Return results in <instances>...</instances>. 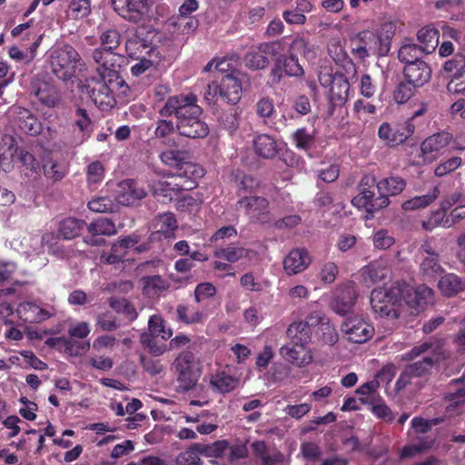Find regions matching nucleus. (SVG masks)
Listing matches in <instances>:
<instances>
[{"label":"nucleus","mask_w":465,"mask_h":465,"mask_svg":"<svg viewBox=\"0 0 465 465\" xmlns=\"http://www.w3.org/2000/svg\"><path fill=\"white\" fill-rule=\"evenodd\" d=\"M160 159L163 164L177 168L179 173L187 163L189 153L183 150H166L161 153Z\"/></svg>","instance_id":"42"},{"label":"nucleus","mask_w":465,"mask_h":465,"mask_svg":"<svg viewBox=\"0 0 465 465\" xmlns=\"http://www.w3.org/2000/svg\"><path fill=\"white\" fill-rule=\"evenodd\" d=\"M244 64L250 69L261 70L269 64V59L258 49L245 54Z\"/></svg>","instance_id":"60"},{"label":"nucleus","mask_w":465,"mask_h":465,"mask_svg":"<svg viewBox=\"0 0 465 465\" xmlns=\"http://www.w3.org/2000/svg\"><path fill=\"white\" fill-rule=\"evenodd\" d=\"M284 143L269 134H259L253 140L254 152L263 159L274 158L282 148Z\"/></svg>","instance_id":"23"},{"label":"nucleus","mask_w":465,"mask_h":465,"mask_svg":"<svg viewBox=\"0 0 465 465\" xmlns=\"http://www.w3.org/2000/svg\"><path fill=\"white\" fill-rule=\"evenodd\" d=\"M106 79L94 80L88 85L90 98L103 111L113 108L116 104L113 91L108 85Z\"/></svg>","instance_id":"13"},{"label":"nucleus","mask_w":465,"mask_h":465,"mask_svg":"<svg viewBox=\"0 0 465 465\" xmlns=\"http://www.w3.org/2000/svg\"><path fill=\"white\" fill-rule=\"evenodd\" d=\"M153 0H112L114 11L127 21L138 23L152 15Z\"/></svg>","instance_id":"9"},{"label":"nucleus","mask_w":465,"mask_h":465,"mask_svg":"<svg viewBox=\"0 0 465 465\" xmlns=\"http://www.w3.org/2000/svg\"><path fill=\"white\" fill-rule=\"evenodd\" d=\"M420 270L425 277L430 279L436 278L444 272L439 260V254L420 258Z\"/></svg>","instance_id":"45"},{"label":"nucleus","mask_w":465,"mask_h":465,"mask_svg":"<svg viewBox=\"0 0 465 465\" xmlns=\"http://www.w3.org/2000/svg\"><path fill=\"white\" fill-rule=\"evenodd\" d=\"M176 131L175 124L167 119H159L156 122V127L154 130V136L157 139H161L162 143L167 146H173L175 144L173 139L170 138L169 135Z\"/></svg>","instance_id":"50"},{"label":"nucleus","mask_w":465,"mask_h":465,"mask_svg":"<svg viewBox=\"0 0 465 465\" xmlns=\"http://www.w3.org/2000/svg\"><path fill=\"white\" fill-rule=\"evenodd\" d=\"M283 74L292 77L303 75V68L300 64L297 57H293L290 54H288V55L280 54L276 58L274 66L271 71L270 83L273 85L278 84Z\"/></svg>","instance_id":"12"},{"label":"nucleus","mask_w":465,"mask_h":465,"mask_svg":"<svg viewBox=\"0 0 465 465\" xmlns=\"http://www.w3.org/2000/svg\"><path fill=\"white\" fill-rule=\"evenodd\" d=\"M159 114L163 118L173 114L176 118V131L182 136L202 139L209 134L207 124L201 118L203 109L193 94L170 96L160 109Z\"/></svg>","instance_id":"1"},{"label":"nucleus","mask_w":465,"mask_h":465,"mask_svg":"<svg viewBox=\"0 0 465 465\" xmlns=\"http://www.w3.org/2000/svg\"><path fill=\"white\" fill-rule=\"evenodd\" d=\"M436 364L438 358L433 356L421 357L420 361L407 363L395 381V392L400 393L413 379H428Z\"/></svg>","instance_id":"8"},{"label":"nucleus","mask_w":465,"mask_h":465,"mask_svg":"<svg viewBox=\"0 0 465 465\" xmlns=\"http://www.w3.org/2000/svg\"><path fill=\"white\" fill-rule=\"evenodd\" d=\"M406 186L405 181L398 176H391L381 179L376 184L379 197H383L389 200L390 196H394L401 193Z\"/></svg>","instance_id":"30"},{"label":"nucleus","mask_w":465,"mask_h":465,"mask_svg":"<svg viewBox=\"0 0 465 465\" xmlns=\"http://www.w3.org/2000/svg\"><path fill=\"white\" fill-rule=\"evenodd\" d=\"M292 140L296 148L307 152L314 145L315 135L313 132H309L305 128H300L292 134Z\"/></svg>","instance_id":"53"},{"label":"nucleus","mask_w":465,"mask_h":465,"mask_svg":"<svg viewBox=\"0 0 465 465\" xmlns=\"http://www.w3.org/2000/svg\"><path fill=\"white\" fill-rule=\"evenodd\" d=\"M171 179V181H158L151 185V190L158 200L163 202L171 201L173 193L193 189L192 182L181 183L176 173L173 174Z\"/></svg>","instance_id":"17"},{"label":"nucleus","mask_w":465,"mask_h":465,"mask_svg":"<svg viewBox=\"0 0 465 465\" xmlns=\"http://www.w3.org/2000/svg\"><path fill=\"white\" fill-rule=\"evenodd\" d=\"M301 456L307 463H314L322 458V448L313 441L301 443Z\"/></svg>","instance_id":"58"},{"label":"nucleus","mask_w":465,"mask_h":465,"mask_svg":"<svg viewBox=\"0 0 465 465\" xmlns=\"http://www.w3.org/2000/svg\"><path fill=\"white\" fill-rule=\"evenodd\" d=\"M156 33L152 28L138 26L128 31L125 49L130 57L140 58L143 55L158 57V51L153 44Z\"/></svg>","instance_id":"6"},{"label":"nucleus","mask_w":465,"mask_h":465,"mask_svg":"<svg viewBox=\"0 0 465 465\" xmlns=\"http://www.w3.org/2000/svg\"><path fill=\"white\" fill-rule=\"evenodd\" d=\"M237 204L252 220L262 223L266 221L269 207L267 199L251 194L241 198Z\"/></svg>","instance_id":"16"},{"label":"nucleus","mask_w":465,"mask_h":465,"mask_svg":"<svg viewBox=\"0 0 465 465\" xmlns=\"http://www.w3.org/2000/svg\"><path fill=\"white\" fill-rule=\"evenodd\" d=\"M420 47L426 53L431 54L439 44V31L430 25L422 27L417 34Z\"/></svg>","instance_id":"38"},{"label":"nucleus","mask_w":465,"mask_h":465,"mask_svg":"<svg viewBox=\"0 0 465 465\" xmlns=\"http://www.w3.org/2000/svg\"><path fill=\"white\" fill-rule=\"evenodd\" d=\"M359 402H361L363 405L372 406L371 407V411H372L373 416L377 417V419L386 422L393 421V413L391 412L390 407H388L386 404L382 402L375 404L373 401H371L370 400L363 398L359 399Z\"/></svg>","instance_id":"56"},{"label":"nucleus","mask_w":465,"mask_h":465,"mask_svg":"<svg viewBox=\"0 0 465 465\" xmlns=\"http://www.w3.org/2000/svg\"><path fill=\"white\" fill-rule=\"evenodd\" d=\"M84 224L83 220L66 218L60 223L59 233L65 240L74 239L80 233Z\"/></svg>","instance_id":"52"},{"label":"nucleus","mask_w":465,"mask_h":465,"mask_svg":"<svg viewBox=\"0 0 465 465\" xmlns=\"http://www.w3.org/2000/svg\"><path fill=\"white\" fill-rule=\"evenodd\" d=\"M100 42L103 48H104L107 51L113 52L120 45V33L114 28L107 29L101 34Z\"/></svg>","instance_id":"61"},{"label":"nucleus","mask_w":465,"mask_h":465,"mask_svg":"<svg viewBox=\"0 0 465 465\" xmlns=\"http://www.w3.org/2000/svg\"><path fill=\"white\" fill-rule=\"evenodd\" d=\"M306 344L284 345L281 348V355L287 361L297 367H304L312 361L310 351L304 347Z\"/></svg>","instance_id":"28"},{"label":"nucleus","mask_w":465,"mask_h":465,"mask_svg":"<svg viewBox=\"0 0 465 465\" xmlns=\"http://www.w3.org/2000/svg\"><path fill=\"white\" fill-rule=\"evenodd\" d=\"M288 54L293 57L300 54L306 60L312 61L316 57V48L306 37L297 35L289 45Z\"/></svg>","instance_id":"29"},{"label":"nucleus","mask_w":465,"mask_h":465,"mask_svg":"<svg viewBox=\"0 0 465 465\" xmlns=\"http://www.w3.org/2000/svg\"><path fill=\"white\" fill-rule=\"evenodd\" d=\"M434 301L433 291L421 285L413 288L408 284L401 283L399 307L401 317L416 316Z\"/></svg>","instance_id":"4"},{"label":"nucleus","mask_w":465,"mask_h":465,"mask_svg":"<svg viewBox=\"0 0 465 465\" xmlns=\"http://www.w3.org/2000/svg\"><path fill=\"white\" fill-rule=\"evenodd\" d=\"M376 183L372 174H365L361 178L358 190L359 193L352 198L351 203L358 209H364L369 213L378 212L390 204V200L383 197L374 198V193L371 190Z\"/></svg>","instance_id":"7"},{"label":"nucleus","mask_w":465,"mask_h":465,"mask_svg":"<svg viewBox=\"0 0 465 465\" xmlns=\"http://www.w3.org/2000/svg\"><path fill=\"white\" fill-rule=\"evenodd\" d=\"M158 232L168 233L177 229V221L172 213H164L159 214L156 218V225Z\"/></svg>","instance_id":"64"},{"label":"nucleus","mask_w":465,"mask_h":465,"mask_svg":"<svg viewBox=\"0 0 465 465\" xmlns=\"http://www.w3.org/2000/svg\"><path fill=\"white\" fill-rule=\"evenodd\" d=\"M415 126L411 119L402 125L392 127L389 123H382L378 129V136L389 146L403 143L414 133Z\"/></svg>","instance_id":"11"},{"label":"nucleus","mask_w":465,"mask_h":465,"mask_svg":"<svg viewBox=\"0 0 465 465\" xmlns=\"http://www.w3.org/2000/svg\"><path fill=\"white\" fill-rule=\"evenodd\" d=\"M440 195V189L436 186L427 194L416 196L410 200L405 201L401 207L404 211H414L420 208H425L433 203Z\"/></svg>","instance_id":"44"},{"label":"nucleus","mask_w":465,"mask_h":465,"mask_svg":"<svg viewBox=\"0 0 465 465\" xmlns=\"http://www.w3.org/2000/svg\"><path fill=\"white\" fill-rule=\"evenodd\" d=\"M432 444H434V440H432L431 437H420L417 442L411 445L403 446V448H401V459H411L415 455L431 449Z\"/></svg>","instance_id":"47"},{"label":"nucleus","mask_w":465,"mask_h":465,"mask_svg":"<svg viewBox=\"0 0 465 465\" xmlns=\"http://www.w3.org/2000/svg\"><path fill=\"white\" fill-rule=\"evenodd\" d=\"M204 174L203 169L195 163H193L189 161L183 165V169L179 173H176L177 177L179 178V182L181 183H187L188 182H192L193 184V188L196 186V180L203 177Z\"/></svg>","instance_id":"51"},{"label":"nucleus","mask_w":465,"mask_h":465,"mask_svg":"<svg viewBox=\"0 0 465 465\" xmlns=\"http://www.w3.org/2000/svg\"><path fill=\"white\" fill-rule=\"evenodd\" d=\"M230 444L225 440H215L213 443L194 442L185 450L202 454L205 458L220 459L223 456Z\"/></svg>","instance_id":"27"},{"label":"nucleus","mask_w":465,"mask_h":465,"mask_svg":"<svg viewBox=\"0 0 465 465\" xmlns=\"http://www.w3.org/2000/svg\"><path fill=\"white\" fill-rule=\"evenodd\" d=\"M88 232L93 235H114L116 233L114 223L107 218H99L88 225Z\"/></svg>","instance_id":"55"},{"label":"nucleus","mask_w":465,"mask_h":465,"mask_svg":"<svg viewBox=\"0 0 465 465\" xmlns=\"http://www.w3.org/2000/svg\"><path fill=\"white\" fill-rule=\"evenodd\" d=\"M358 298V292L353 283H348L342 289L341 294L331 302L332 310L340 316H344L350 312Z\"/></svg>","instance_id":"26"},{"label":"nucleus","mask_w":465,"mask_h":465,"mask_svg":"<svg viewBox=\"0 0 465 465\" xmlns=\"http://www.w3.org/2000/svg\"><path fill=\"white\" fill-rule=\"evenodd\" d=\"M390 275L391 270L383 260L374 261L360 271L361 282L366 287H371L372 284L387 279Z\"/></svg>","instance_id":"20"},{"label":"nucleus","mask_w":465,"mask_h":465,"mask_svg":"<svg viewBox=\"0 0 465 465\" xmlns=\"http://www.w3.org/2000/svg\"><path fill=\"white\" fill-rule=\"evenodd\" d=\"M352 41L358 44L352 47L351 52L360 59L363 60L371 55H387L383 49L381 51V45H380L378 38L372 31H361L352 38Z\"/></svg>","instance_id":"10"},{"label":"nucleus","mask_w":465,"mask_h":465,"mask_svg":"<svg viewBox=\"0 0 465 465\" xmlns=\"http://www.w3.org/2000/svg\"><path fill=\"white\" fill-rule=\"evenodd\" d=\"M118 205L109 197L101 196L92 199L88 208L94 213H112L117 210Z\"/></svg>","instance_id":"57"},{"label":"nucleus","mask_w":465,"mask_h":465,"mask_svg":"<svg viewBox=\"0 0 465 465\" xmlns=\"http://www.w3.org/2000/svg\"><path fill=\"white\" fill-rule=\"evenodd\" d=\"M350 90L349 80L341 74H336L334 83L330 88V100L332 104H342L348 97Z\"/></svg>","instance_id":"36"},{"label":"nucleus","mask_w":465,"mask_h":465,"mask_svg":"<svg viewBox=\"0 0 465 465\" xmlns=\"http://www.w3.org/2000/svg\"><path fill=\"white\" fill-rule=\"evenodd\" d=\"M250 251L243 247L236 245H228L227 247L216 248L213 252L214 257L225 260L228 262L234 263L242 258L249 256Z\"/></svg>","instance_id":"40"},{"label":"nucleus","mask_w":465,"mask_h":465,"mask_svg":"<svg viewBox=\"0 0 465 465\" xmlns=\"http://www.w3.org/2000/svg\"><path fill=\"white\" fill-rule=\"evenodd\" d=\"M312 260L304 249H293L283 261V268L287 274L292 275L303 272Z\"/></svg>","instance_id":"25"},{"label":"nucleus","mask_w":465,"mask_h":465,"mask_svg":"<svg viewBox=\"0 0 465 465\" xmlns=\"http://www.w3.org/2000/svg\"><path fill=\"white\" fill-rule=\"evenodd\" d=\"M18 158L25 168V175L37 178L41 174L42 165L35 156L28 151L21 150Z\"/></svg>","instance_id":"48"},{"label":"nucleus","mask_w":465,"mask_h":465,"mask_svg":"<svg viewBox=\"0 0 465 465\" xmlns=\"http://www.w3.org/2000/svg\"><path fill=\"white\" fill-rule=\"evenodd\" d=\"M416 89L417 87L407 80L401 82L394 90L393 99L397 104H404L413 96Z\"/></svg>","instance_id":"59"},{"label":"nucleus","mask_w":465,"mask_h":465,"mask_svg":"<svg viewBox=\"0 0 465 465\" xmlns=\"http://www.w3.org/2000/svg\"><path fill=\"white\" fill-rule=\"evenodd\" d=\"M439 288L447 296H452L465 288V281L454 273H448L439 281Z\"/></svg>","instance_id":"43"},{"label":"nucleus","mask_w":465,"mask_h":465,"mask_svg":"<svg viewBox=\"0 0 465 465\" xmlns=\"http://www.w3.org/2000/svg\"><path fill=\"white\" fill-rule=\"evenodd\" d=\"M171 369L174 371L179 391L187 392L195 388L202 374L200 361L190 351H183L175 357Z\"/></svg>","instance_id":"3"},{"label":"nucleus","mask_w":465,"mask_h":465,"mask_svg":"<svg viewBox=\"0 0 465 465\" xmlns=\"http://www.w3.org/2000/svg\"><path fill=\"white\" fill-rule=\"evenodd\" d=\"M48 64L51 73L63 82L70 81L85 67L80 54L70 45L53 48L48 55Z\"/></svg>","instance_id":"2"},{"label":"nucleus","mask_w":465,"mask_h":465,"mask_svg":"<svg viewBox=\"0 0 465 465\" xmlns=\"http://www.w3.org/2000/svg\"><path fill=\"white\" fill-rule=\"evenodd\" d=\"M232 176L237 193L241 198L251 195L259 186V181L256 178L240 171L233 173Z\"/></svg>","instance_id":"32"},{"label":"nucleus","mask_w":465,"mask_h":465,"mask_svg":"<svg viewBox=\"0 0 465 465\" xmlns=\"http://www.w3.org/2000/svg\"><path fill=\"white\" fill-rule=\"evenodd\" d=\"M287 337L291 339V344H308L312 337L308 322H292L287 328Z\"/></svg>","instance_id":"31"},{"label":"nucleus","mask_w":465,"mask_h":465,"mask_svg":"<svg viewBox=\"0 0 465 465\" xmlns=\"http://www.w3.org/2000/svg\"><path fill=\"white\" fill-rule=\"evenodd\" d=\"M211 385H213V388L217 390V391L223 394L233 391L236 385H238V380L224 371H221L211 378Z\"/></svg>","instance_id":"49"},{"label":"nucleus","mask_w":465,"mask_h":465,"mask_svg":"<svg viewBox=\"0 0 465 465\" xmlns=\"http://www.w3.org/2000/svg\"><path fill=\"white\" fill-rule=\"evenodd\" d=\"M341 328L355 344H361L373 336V326L368 322H341Z\"/></svg>","instance_id":"22"},{"label":"nucleus","mask_w":465,"mask_h":465,"mask_svg":"<svg viewBox=\"0 0 465 465\" xmlns=\"http://www.w3.org/2000/svg\"><path fill=\"white\" fill-rule=\"evenodd\" d=\"M405 80L409 81L417 88L424 85L431 77V70L424 61H417L406 64L403 69Z\"/></svg>","instance_id":"24"},{"label":"nucleus","mask_w":465,"mask_h":465,"mask_svg":"<svg viewBox=\"0 0 465 465\" xmlns=\"http://www.w3.org/2000/svg\"><path fill=\"white\" fill-rule=\"evenodd\" d=\"M328 54L331 59L339 65L342 66L348 74L351 73V79L356 77V65L349 57L344 43L339 38L331 39L328 44Z\"/></svg>","instance_id":"21"},{"label":"nucleus","mask_w":465,"mask_h":465,"mask_svg":"<svg viewBox=\"0 0 465 465\" xmlns=\"http://www.w3.org/2000/svg\"><path fill=\"white\" fill-rule=\"evenodd\" d=\"M141 336H149L151 339H161L165 341L172 337V330L165 327V322H147V332Z\"/></svg>","instance_id":"54"},{"label":"nucleus","mask_w":465,"mask_h":465,"mask_svg":"<svg viewBox=\"0 0 465 465\" xmlns=\"http://www.w3.org/2000/svg\"><path fill=\"white\" fill-rule=\"evenodd\" d=\"M17 124L19 128L29 135H36L40 134L42 129L38 119L25 108H19Z\"/></svg>","instance_id":"37"},{"label":"nucleus","mask_w":465,"mask_h":465,"mask_svg":"<svg viewBox=\"0 0 465 465\" xmlns=\"http://www.w3.org/2000/svg\"><path fill=\"white\" fill-rule=\"evenodd\" d=\"M74 125L80 132L78 143H83L93 133V122L85 109L81 107L76 109L74 113Z\"/></svg>","instance_id":"41"},{"label":"nucleus","mask_w":465,"mask_h":465,"mask_svg":"<svg viewBox=\"0 0 465 465\" xmlns=\"http://www.w3.org/2000/svg\"><path fill=\"white\" fill-rule=\"evenodd\" d=\"M219 87L220 98L229 104H236L242 96V82L239 73L233 72L222 78Z\"/></svg>","instance_id":"19"},{"label":"nucleus","mask_w":465,"mask_h":465,"mask_svg":"<svg viewBox=\"0 0 465 465\" xmlns=\"http://www.w3.org/2000/svg\"><path fill=\"white\" fill-rule=\"evenodd\" d=\"M169 287L170 283L160 275L143 278V293L150 298L159 297L167 291Z\"/></svg>","instance_id":"35"},{"label":"nucleus","mask_w":465,"mask_h":465,"mask_svg":"<svg viewBox=\"0 0 465 465\" xmlns=\"http://www.w3.org/2000/svg\"><path fill=\"white\" fill-rule=\"evenodd\" d=\"M90 12V0H71L69 5V14L74 19L86 17Z\"/></svg>","instance_id":"63"},{"label":"nucleus","mask_w":465,"mask_h":465,"mask_svg":"<svg viewBox=\"0 0 465 465\" xmlns=\"http://www.w3.org/2000/svg\"><path fill=\"white\" fill-rule=\"evenodd\" d=\"M35 94L38 101L47 107H54L61 102L59 90L54 85L47 83L40 84Z\"/></svg>","instance_id":"33"},{"label":"nucleus","mask_w":465,"mask_h":465,"mask_svg":"<svg viewBox=\"0 0 465 465\" xmlns=\"http://www.w3.org/2000/svg\"><path fill=\"white\" fill-rule=\"evenodd\" d=\"M452 141V134L448 132H440L426 138L420 145L424 160L433 161Z\"/></svg>","instance_id":"18"},{"label":"nucleus","mask_w":465,"mask_h":465,"mask_svg":"<svg viewBox=\"0 0 465 465\" xmlns=\"http://www.w3.org/2000/svg\"><path fill=\"white\" fill-rule=\"evenodd\" d=\"M145 190L133 180H124L118 183L115 201L118 204L130 206L136 204L146 196Z\"/></svg>","instance_id":"14"},{"label":"nucleus","mask_w":465,"mask_h":465,"mask_svg":"<svg viewBox=\"0 0 465 465\" xmlns=\"http://www.w3.org/2000/svg\"><path fill=\"white\" fill-rule=\"evenodd\" d=\"M92 58L97 64V72L101 78H108L111 84L114 78H117V64L115 55L104 48H96L93 51Z\"/></svg>","instance_id":"15"},{"label":"nucleus","mask_w":465,"mask_h":465,"mask_svg":"<svg viewBox=\"0 0 465 465\" xmlns=\"http://www.w3.org/2000/svg\"><path fill=\"white\" fill-rule=\"evenodd\" d=\"M427 54L420 45L405 40L398 52V58L401 62L410 64L417 61H422L421 57Z\"/></svg>","instance_id":"39"},{"label":"nucleus","mask_w":465,"mask_h":465,"mask_svg":"<svg viewBox=\"0 0 465 465\" xmlns=\"http://www.w3.org/2000/svg\"><path fill=\"white\" fill-rule=\"evenodd\" d=\"M395 32L396 24L393 21H385L380 25L377 34H375L380 45H381V50L383 49L386 54H388L391 50V40Z\"/></svg>","instance_id":"46"},{"label":"nucleus","mask_w":465,"mask_h":465,"mask_svg":"<svg viewBox=\"0 0 465 465\" xmlns=\"http://www.w3.org/2000/svg\"><path fill=\"white\" fill-rule=\"evenodd\" d=\"M443 70L449 76L465 72V54L457 53L452 58L444 63Z\"/></svg>","instance_id":"62"},{"label":"nucleus","mask_w":465,"mask_h":465,"mask_svg":"<svg viewBox=\"0 0 465 465\" xmlns=\"http://www.w3.org/2000/svg\"><path fill=\"white\" fill-rule=\"evenodd\" d=\"M255 459L261 460L262 465H275L282 462V453L278 450L273 452L268 451V447L263 440H256L251 445Z\"/></svg>","instance_id":"34"},{"label":"nucleus","mask_w":465,"mask_h":465,"mask_svg":"<svg viewBox=\"0 0 465 465\" xmlns=\"http://www.w3.org/2000/svg\"><path fill=\"white\" fill-rule=\"evenodd\" d=\"M401 283L396 282L390 288L374 289L371 293V305L377 317L396 319L401 317L399 297Z\"/></svg>","instance_id":"5"}]
</instances>
